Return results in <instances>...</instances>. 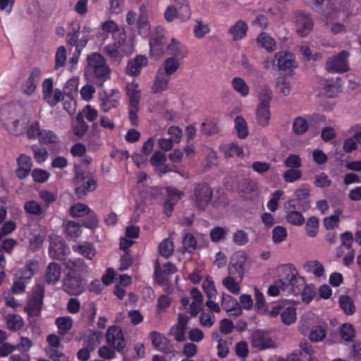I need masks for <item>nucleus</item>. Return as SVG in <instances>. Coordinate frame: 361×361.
Instances as JSON below:
<instances>
[{"label": "nucleus", "mask_w": 361, "mask_h": 361, "mask_svg": "<svg viewBox=\"0 0 361 361\" xmlns=\"http://www.w3.org/2000/svg\"><path fill=\"white\" fill-rule=\"evenodd\" d=\"M102 333L88 329L83 338L82 346L94 351L96 347L100 343Z\"/></svg>", "instance_id": "nucleus-23"}, {"label": "nucleus", "mask_w": 361, "mask_h": 361, "mask_svg": "<svg viewBox=\"0 0 361 361\" xmlns=\"http://www.w3.org/2000/svg\"><path fill=\"white\" fill-rule=\"evenodd\" d=\"M271 65L281 74L291 75L298 66L295 55L289 51H278L271 59Z\"/></svg>", "instance_id": "nucleus-8"}, {"label": "nucleus", "mask_w": 361, "mask_h": 361, "mask_svg": "<svg viewBox=\"0 0 361 361\" xmlns=\"http://www.w3.org/2000/svg\"><path fill=\"white\" fill-rule=\"evenodd\" d=\"M234 123L238 137L240 139H245L249 134L246 121L241 116H238L235 118Z\"/></svg>", "instance_id": "nucleus-38"}, {"label": "nucleus", "mask_w": 361, "mask_h": 361, "mask_svg": "<svg viewBox=\"0 0 361 361\" xmlns=\"http://www.w3.org/2000/svg\"><path fill=\"white\" fill-rule=\"evenodd\" d=\"M306 233L311 238L315 237L319 231V219L316 216L308 218L305 227Z\"/></svg>", "instance_id": "nucleus-46"}, {"label": "nucleus", "mask_w": 361, "mask_h": 361, "mask_svg": "<svg viewBox=\"0 0 361 361\" xmlns=\"http://www.w3.org/2000/svg\"><path fill=\"white\" fill-rule=\"evenodd\" d=\"M339 307L348 316L353 315L356 311V307L350 296L341 295L338 299Z\"/></svg>", "instance_id": "nucleus-32"}, {"label": "nucleus", "mask_w": 361, "mask_h": 361, "mask_svg": "<svg viewBox=\"0 0 361 361\" xmlns=\"http://www.w3.org/2000/svg\"><path fill=\"white\" fill-rule=\"evenodd\" d=\"M180 62L175 57L167 58L164 63L162 68V73L167 76L170 77L179 68Z\"/></svg>", "instance_id": "nucleus-36"}, {"label": "nucleus", "mask_w": 361, "mask_h": 361, "mask_svg": "<svg viewBox=\"0 0 361 361\" xmlns=\"http://www.w3.org/2000/svg\"><path fill=\"white\" fill-rule=\"evenodd\" d=\"M149 338L151 340L153 348L167 355H174L176 350L170 341L166 336L157 331H152L149 334Z\"/></svg>", "instance_id": "nucleus-14"}, {"label": "nucleus", "mask_w": 361, "mask_h": 361, "mask_svg": "<svg viewBox=\"0 0 361 361\" xmlns=\"http://www.w3.org/2000/svg\"><path fill=\"white\" fill-rule=\"evenodd\" d=\"M169 44V38L163 30L159 33L153 35L149 40L150 52L160 56L166 52Z\"/></svg>", "instance_id": "nucleus-16"}, {"label": "nucleus", "mask_w": 361, "mask_h": 361, "mask_svg": "<svg viewBox=\"0 0 361 361\" xmlns=\"http://www.w3.org/2000/svg\"><path fill=\"white\" fill-rule=\"evenodd\" d=\"M241 259H235L234 257L231 258L228 265V274L230 276H233L237 281H241L244 275V264L245 257H240Z\"/></svg>", "instance_id": "nucleus-20"}, {"label": "nucleus", "mask_w": 361, "mask_h": 361, "mask_svg": "<svg viewBox=\"0 0 361 361\" xmlns=\"http://www.w3.org/2000/svg\"><path fill=\"white\" fill-rule=\"evenodd\" d=\"M221 149L227 158L235 156L242 157L244 154L243 149L236 142L223 145L221 146Z\"/></svg>", "instance_id": "nucleus-34"}, {"label": "nucleus", "mask_w": 361, "mask_h": 361, "mask_svg": "<svg viewBox=\"0 0 361 361\" xmlns=\"http://www.w3.org/2000/svg\"><path fill=\"white\" fill-rule=\"evenodd\" d=\"M232 86L233 89L243 97L249 94L250 87L245 81L239 77H235L232 79Z\"/></svg>", "instance_id": "nucleus-42"}, {"label": "nucleus", "mask_w": 361, "mask_h": 361, "mask_svg": "<svg viewBox=\"0 0 361 361\" xmlns=\"http://www.w3.org/2000/svg\"><path fill=\"white\" fill-rule=\"evenodd\" d=\"M286 219L288 223L293 226H302L304 224L305 219L301 212L298 210L286 211Z\"/></svg>", "instance_id": "nucleus-40"}, {"label": "nucleus", "mask_w": 361, "mask_h": 361, "mask_svg": "<svg viewBox=\"0 0 361 361\" xmlns=\"http://www.w3.org/2000/svg\"><path fill=\"white\" fill-rule=\"evenodd\" d=\"M106 340L107 344L116 351L123 353L126 347L127 341L124 338L123 331L119 326L113 325L109 326L106 332Z\"/></svg>", "instance_id": "nucleus-10"}, {"label": "nucleus", "mask_w": 361, "mask_h": 361, "mask_svg": "<svg viewBox=\"0 0 361 361\" xmlns=\"http://www.w3.org/2000/svg\"><path fill=\"white\" fill-rule=\"evenodd\" d=\"M256 118L259 126H267L271 119L270 106L258 105L256 110Z\"/></svg>", "instance_id": "nucleus-30"}, {"label": "nucleus", "mask_w": 361, "mask_h": 361, "mask_svg": "<svg viewBox=\"0 0 361 361\" xmlns=\"http://www.w3.org/2000/svg\"><path fill=\"white\" fill-rule=\"evenodd\" d=\"M91 211V209L83 203H75L70 208V215L73 217H83Z\"/></svg>", "instance_id": "nucleus-44"}, {"label": "nucleus", "mask_w": 361, "mask_h": 361, "mask_svg": "<svg viewBox=\"0 0 361 361\" xmlns=\"http://www.w3.org/2000/svg\"><path fill=\"white\" fill-rule=\"evenodd\" d=\"M250 342L254 348L262 350L274 347V342L271 340L269 332L257 329L250 336Z\"/></svg>", "instance_id": "nucleus-15"}, {"label": "nucleus", "mask_w": 361, "mask_h": 361, "mask_svg": "<svg viewBox=\"0 0 361 361\" xmlns=\"http://www.w3.org/2000/svg\"><path fill=\"white\" fill-rule=\"evenodd\" d=\"M340 335L345 341H353L355 336V329L351 324L345 323L340 328Z\"/></svg>", "instance_id": "nucleus-45"}, {"label": "nucleus", "mask_w": 361, "mask_h": 361, "mask_svg": "<svg viewBox=\"0 0 361 361\" xmlns=\"http://www.w3.org/2000/svg\"><path fill=\"white\" fill-rule=\"evenodd\" d=\"M309 128V121L307 118L302 116L296 117L293 123V131L296 135L305 134Z\"/></svg>", "instance_id": "nucleus-37"}, {"label": "nucleus", "mask_w": 361, "mask_h": 361, "mask_svg": "<svg viewBox=\"0 0 361 361\" xmlns=\"http://www.w3.org/2000/svg\"><path fill=\"white\" fill-rule=\"evenodd\" d=\"M278 283L281 284L283 290L291 287V291L295 295H303L307 286L305 279L298 274V271L292 264H283L279 268Z\"/></svg>", "instance_id": "nucleus-3"}, {"label": "nucleus", "mask_w": 361, "mask_h": 361, "mask_svg": "<svg viewBox=\"0 0 361 361\" xmlns=\"http://www.w3.org/2000/svg\"><path fill=\"white\" fill-rule=\"evenodd\" d=\"M226 228L221 226H216L210 231V238L214 243H218L221 240L226 238Z\"/></svg>", "instance_id": "nucleus-62"}, {"label": "nucleus", "mask_w": 361, "mask_h": 361, "mask_svg": "<svg viewBox=\"0 0 361 361\" xmlns=\"http://www.w3.org/2000/svg\"><path fill=\"white\" fill-rule=\"evenodd\" d=\"M39 141L44 145L56 143L58 141V136L52 130H42Z\"/></svg>", "instance_id": "nucleus-58"}, {"label": "nucleus", "mask_w": 361, "mask_h": 361, "mask_svg": "<svg viewBox=\"0 0 361 361\" xmlns=\"http://www.w3.org/2000/svg\"><path fill=\"white\" fill-rule=\"evenodd\" d=\"M269 315L271 317L280 315L281 322L287 326L293 324L297 319L296 308L288 300L275 303L269 312Z\"/></svg>", "instance_id": "nucleus-7"}, {"label": "nucleus", "mask_w": 361, "mask_h": 361, "mask_svg": "<svg viewBox=\"0 0 361 361\" xmlns=\"http://www.w3.org/2000/svg\"><path fill=\"white\" fill-rule=\"evenodd\" d=\"M257 42L269 52H272L276 49L275 39L267 32H261L257 38Z\"/></svg>", "instance_id": "nucleus-29"}, {"label": "nucleus", "mask_w": 361, "mask_h": 361, "mask_svg": "<svg viewBox=\"0 0 361 361\" xmlns=\"http://www.w3.org/2000/svg\"><path fill=\"white\" fill-rule=\"evenodd\" d=\"M284 165L289 169H298L302 166V160L299 155L290 154L284 160Z\"/></svg>", "instance_id": "nucleus-57"}, {"label": "nucleus", "mask_w": 361, "mask_h": 361, "mask_svg": "<svg viewBox=\"0 0 361 361\" xmlns=\"http://www.w3.org/2000/svg\"><path fill=\"white\" fill-rule=\"evenodd\" d=\"M126 92L128 97V105L140 106L141 94L138 85L134 82L128 83L126 87Z\"/></svg>", "instance_id": "nucleus-27"}, {"label": "nucleus", "mask_w": 361, "mask_h": 361, "mask_svg": "<svg viewBox=\"0 0 361 361\" xmlns=\"http://www.w3.org/2000/svg\"><path fill=\"white\" fill-rule=\"evenodd\" d=\"M202 288L208 299H215L217 293L215 285L212 278L207 276L202 283Z\"/></svg>", "instance_id": "nucleus-50"}, {"label": "nucleus", "mask_w": 361, "mask_h": 361, "mask_svg": "<svg viewBox=\"0 0 361 361\" xmlns=\"http://www.w3.org/2000/svg\"><path fill=\"white\" fill-rule=\"evenodd\" d=\"M326 327L322 326H314L309 334V338L313 342H319L326 337Z\"/></svg>", "instance_id": "nucleus-49"}, {"label": "nucleus", "mask_w": 361, "mask_h": 361, "mask_svg": "<svg viewBox=\"0 0 361 361\" xmlns=\"http://www.w3.org/2000/svg\"><path fill=\"white\" fill-rule=\"evenodd\" d=\"M240 282L233 276H228L224 279L223 285L230 293L237 294L240 291Z\"/></svg>", "instance_id": "nucleus-52"}, {"label": "nucleus", "mask_w": 361, "mask_h": 361, "mask_svg": "<svg viewBox=\"0 0 361 361\" xmlns=\"http://www.w3.org/2000/svg\"><path fill=\"white\" fill-rule=\"evenodd\" d=\"M73 319L69 316L59 317L55 319V325L58 329V333L60 336H64L73 326Z\"/></svg>", "instance_id": "nucleus-31"}, {"label": "nucleus", "mask_w": 361, "mask_h": 361, "mask_svg": "<svg viewBox=\"0 0 361 361\" xmlns=\"http://www.w3.org/2000/svg\"><path fill=\"white\" fill-rule=\"evenodd\" d=\"M247 30L248 26L246 22L239 20L229 28L228 33L233 36L234 41H238L246 36Z\"/></svg>", "instance_id": "nucleus-26"}, {"label": "nucleus", "mask_w": 361, "mask_h": 361, "mask_svg": "<svg viewBox=\"0 0 361 361\" xmlns=\"http://www.w3.org/2000/svg\"><path fill=\"white\" fill-rule=\"evenodd\" d=\"M240 195L244 198H252L257 194V184L256 181L250 178H243L238 184Z\"/></svg>", "instance_id": "nucleus-19"}, {"label": "nucleus", "mask_w": 361, "mask_h": 361, "mask_svg": "<svg viewBox=\"0 0 361 361\" xmlns=\"http://www.w3.org/2000/svg\"><path fill=\"white\" fill-rule=\"evenodd\" d=\"M120 46L115 44H109L104 48V53L113 61L118 62L122 59V55L119 51Z\"/></svg>", "instance_id": "nucleus-47"}, {"label": "nucleus", "mask_w": 361, "mask_h": 361, "mask_svg": "<svg viewBox=\"0 0 361 361\" xmlns=\"http://www.w3.org/2000/svg\"><path fill=\"white\" fill-rule=\"evenodd\" d=\"M99 99L102 111L106 113L119 105L121 94L117 89H109L100 92Z\"/></svg>", "instance_id": "nucleus-12"}, {"label": "nucleus", "mask_w": 361, "mask_h": 361, "mask_svg": "<svg viewBox=\"0 0 361 361\" xmlns=\"http://www.w3.org/2000/svg\"><path fill=\"white\" fill-rule=\"evenodd\" d=\"M23 319L19 314H13L7 316L6 326L9 330L18 331L23 327Z\"/></svg>", "instance_id": "nucleus-43"}, {"label": "nucleus", "mask_w": 361, "mask_h": 361, "mask_svg": "<svg viewBox=\"0 0 361 361\" xmlns=\"http://www.w3.org/2000/svg\"><path fill=\"white\" fill-rule=\"evenodd\" d=\"M213 196V190L207 183H199L195 185L191 200L199 209H205L210 203Z\"/></svg>", "instance_id": "nucleus-9"}, {"label": "nucleus", "mask_w": 361, "mask_h": 361, "mask_svg": "<svg viewBox=\"0 0 361 361\" xmlns=\"http://www.w3.org/2000/svg\"><path fill=\"white\" fill-rule=\"evenodd\" d=\"M45 289L41 284H37L28 297L24 311L28 317H37L41 315Z\"/></svg>", "instance_id": "nucleus-5"}, {"label": "nucleus", "mask_w": 361, "mask_h": 361, "mask_svg": "<svg viewBox=\"0 0 361 361\" xmlns=\"http://www.w3.org/2000/svg\"><path fill=\"white\" fill-rule=\"evenodd\" d=\"M139 34L146 37L150 34V24L148 16L139 15L136 22Z\"/></svg>", "instance_id": "nucleus-39"}, {"label": "nucleus", "mask_w": 361, "mask_h": 361, "mask_svg": "<svg viewBox=\"0 0 361 361\" xmlns=\"http://www.w3.org/2000/svg\"><path fill=\"white\" fill-rule=\"evenodd\" d=\"M294 19L296 33L302 37L307 36L314 27V22L310 14L298 11L295 13Z\"/></svg>", "instance_id": "nucleus-13"}, {"label": "nucleus", "mask_w": 361, "mask_h": 361, "mask_svg": "<svg viewBox=\"0 0 361 361\" xmlns=\"http://www.w3.org/2000/svg\"><path fill=\"white\" fill-rule=\"evenodd\" d=\"M341 244L338 248L337 257H342L343 252L341 251V248L345 247L348 250L353 249L352 245L353 243V235L350 231H345L341 234Z\"/></svg>", "instance_id": "nucleus-41"}, {"label": "nucleus", "mask_w": 361, "mask_h": 361, "mask_svg": "<svg viewBox=\"0 0 361 361\" xmlns=\"http://www.w3.org/2000/svg\"><path fill=\"white\" fill-rule=\"evenodd\" d=\"M165 273L161 270L160 265L157 264L155 267L154 278V281L161 286H168L169 283V279Z\"/></svg>", "instance_id": "nucleus-61"}, {"label": "nucleus", "mask_w": 361, "mask_h": 361, "mask_svg": "<svg viewBox=\"0 0 361 361\" xmlns=\"http://www.w3.org/2000/svg\"><path fill=\"white\" fill-rule=\"evenodd\" d=\"M32 177L35 182L36 183H45L50 176L49 173L42 169H35L32 171Z\"/></svg>", "instance_id": "nucleus-64"}, {"label": "nucleus", "mask_w": 361, "mask_h": 361, "mask_svg": "<svg viewBox=\"0 0 361 361\" xmlns=\"http://www.w3.org/2000/svg\"><path fill=\"white\" fill-rule=\"evenodd\" d=\"M183 245L188 252L191 253L197 246L195 237L191 233H185L183 238Z\"/></svg>", "instance_id": "nucleus-56"}, {"label": "nucleus", "mask_w": 361, "mask_h": 361, "mask_svg": "<svg viewBox=\"0 0 361 361\" xmlns=\"http://www.w3.org/2000/svg\"><path fill=\"white\" fill-rule=\"evenodd\" d=\"M61 274V266L56 262H51L46 269L44 280L48 284H55L59 281Z\"/></svg>", "instance_id": "nucleus-24"}, {"label": "nucleus", "mask_w": 361, "mask_h": 361, "mask_svg": "<svg viewBox=\"0 0 361 361\" xmlns=\"http://www.w3.org/2000/svg\"><path fill=\"white\" fill-rule=\"evenodd\" d=\"M310 207V204L309 201H303V202H301L294 199L290 200L288 202V207H286V211L298 210L300 212H305Z\"/></svg>", "instance_id": "nucleus-55"}, {"label": "nucleus", "mask_w": 361, "mask_h": 361, "mask_svg": "<svg viewBox=\"0 0 361 361\" xmlns=\"http://www.w3.org/2000/svg\"><path fill=\"white\" fill-rule=\"evenodd\" d=\"M349 53L347 51H341L336 55L329 58L326 62V69L329 73H343L349 71L348 59Z\"/></svg>", "instance_id": "nucleus-11"}, {"label": "nucleus", "mask_w": 361, "mask_h": 361, "mask_svg": "<svg viewBox=\"0 0 361 361\" xmlns=\"http://www.w3.org/2000/svg\"><path fill=\"white\" fill-rule=\"evenodd\" d=\"M42 71L37 67H33L25 82L21 86L22 92L26 95H31L37 88L40 79Z\"/></svg>", "instance_id": "nucleus-17"}, {"label": "nucleus", "mask_w": 361, "mask_h": 361, "mask_svg": "<svg viewBox=\"0 0 361 361\" xmlns=\"http://www.w3.org/2000/svg\"><path fill=\"white\" fill-rule=\"evenodd\" d=\"M170 77L162 73V68H159L152 87V92L154 94L161 93L168 89Z\"/></svg>", "instance_id": "nucleus-21"}, {"label": "nucleus", "mask_w": 361, "mask_h": 361, "mask_svg": "<svg viewBox=\"0 0 361 361\" xmlns=\"http://www.w3.org/2000/svg\"><path fill=\"white\" fill-rule=\"evenodd\" d=\"M87 129L88 126L84 120L82 113L78 112L75 116V121L72 125L73 134L78 137H82L86 134Z\"/></svg>", "instance_id": "nucleus-28"}, {"label": "nucleus", "mask_w": 361, "mask_h": 361, "mask_svg": "<svg viewBox=\"0 0 361 361\" xmlns=\"http://www.w3.org/2000/svg\"><path fill=\"white\" fill-rule=\"evenodd\" d=\"M305 268L307 271L312 272L317 277L323 276L324 273L323 265L318 261L307 262L305 264Z\"/></svg>", "instance_id": "nucleus-51"}, {"label": "nucleus", "mask_w": 361, "mask_h": 361, "mask_svg": "<svg viewBox=\"0 0 361 361\" xmlns=\"http://www.w3.org/2000/svg\"><path fill=\"white\" fill-rule=\"evenodd\" d=\"M166 51L168 54L174 56L178 59H183L188 54L186 47L174 38L171 39V42L167 46Z\"/></svg>", "instance_id": "nucleus-25"}, {"label": "nucleus", "mask_w": 361, "mask_h": 361, "mask_svg": "<svg viewBox=\"0 0 361 361\" xmlns=\"http://www.w3.org/2000/svg\"><path fill=\"white\" fill-rule=\"evenodd\" d=\"M64 232L67 239L77 238L82 233L81 225L73 221H68L65 225Z\"/></svg>", "instance_id": "nucleus-33"}, {"label": "nucleus", "mask_w": 361, "mask_h": 361, "mask_svg": "<svg viewBox=\"0 0 361 361\" xmlns=\"http://www.w3.org/2000/svg\"><path fill=\"white\" fill-rule=\"evenodd\" d=\"M148 59L144 55H137L133 59L128 61L126 66V73L129 75L137 76L140 75L143 67L147 66Z\"/></svg>", "instance_id": "nucleus-18"}, {"label": "nucleus", "mask_w": 361, "mask_h": 361, "mask_svg": "<svg viewBox=\"0 0 361 361\" xmlns=\"http://www.w3.org/2000/svg\"><path fill=\"white\" fill-rule=\"evenodd\" d=\"M173 243L169 239H164L159 245V253L162 257L169 258L173 252Z\"/></svg>", "instance_id": "nucleus-54"}, {"label": "nucleus", "mask_w": 361, "mask_h": 361, "mask_svg": "<svg viewBox=\"0 0 361 361\" xmlns=\"http://www.w3.org/2000/svg\"><path fill=\"white\" fill-rule=\"evenodd\" d=\"M24 210L27 214L39 216L44 211L42 206L35 200H29L24 204Z\"/></svg>", "instance_id": "nucleus-48"}, {"label": "nucleus", "mask_w": 361, "mask_h": 361, "mask_svg": "<svg viewBox=\"0 0 361 361\" xmlns=\"http://www.w3.org/2000/svg\"><path fill=\"white\" fill-rule=\"evenodd\" d=\"M67 272L63 280V289L70 295H79L85 292L87 281L82 276L86 272L87 265L81 259H68L64 263Z\"/></svg>", "instance_id": "nucleus-1"}, {"label": "nucleus", "mask_w": 361, "mask_h": 361, "mask_svg": "<svg viewBox=\"0 0 361 361\" xmlns=\"http://www.w3.org/2000/svg\"><path fill=\"white\" fill-rule=\"evenodd\" d=\"M201 131L203 134L212 135L219 132L217 123L214 121H206L201 125Z\"/></svg>", "instance_id": "nucleus-59"}, {"label": "nucleus", "mask_w": 361, "mask_h": 361, "mask_svg": "<svg viewBox=\"0 0 361 361\" xmlns=\"http://www.w3.org/2000/svg\"><path fill=\"white\" fill-rule=\"evenodd\" d=\"M77 251L87 259H91L96 255V250L93 245L90 243L79 245L77 247Z\"/></svg>", "instance_id": "nucleus-60"}, {"label": "nucleus", "mask_w": 361, "mask_h": 361, "mask_svg": "<svg viewBox=\"0 0 361 361\" xmlns=\"http://www.w3.org/2000/svg\"><path fill=\"white\" fill-rule=\"evenodd\" d=\"M111 73V70L103 55L99 52H92L87 55L85 75L88 81L102 87L110 79Z\"/></svg>", "instance_id": "nucleus-2"}, {"label": "nucleus", "mask_w": 361, "mask_h": 361, "mask_svg": "<svg viewBox=\"0 0 361 361\" xmlns=\"http://www.w3.org/2000/svg\"><path fill=\"white\" fill-rule=\"evenodd\" d=\"M68 247L66 244L61 241L53 242L49 247V255L51 259L63 260L67 253Z\"/></svg>", "instance_id": "nucleus-22"}, {"label": "nucleus", "mask_w": 361, "mask_h": 361, "mask_svg": "<svg viewBox=\"0 0 361 361\" xmlns=\"http://www.w3.org/2000/svg\"><path fill=\"white\" fill-rule=\"evenodd\" d=\"M67 60V51L64 46H60L55 54V69L64 66Z\"/></svg>", "instance_id": "nucleus-53"}, {"label": "nucleus", "mask_w": 361, "mask_h": 361, "mask_svg": "<svg viewBox=\"0 0 361 361\" xmlns=\"http://www.w3.org/2000/svg\"><path fill=\"white\" fill-rule=\"evenodd\" d=\"M73 183L75 186V193L78 198L85 196L87 192L94 191L97 181L94 176L80 164H75L73 169Z\"/></svg>", "instance_id": "nucleus-4"}, {"label": "nucleus", "mask_w": 361, "mask_h": 361, "mask_svg": "<svg viewBox=\"0 0 361 361\" xmlns=\"http://www.w3.org/2000/svg\"><path fill=\"white\" fill-rule=\"evenodd\" d=\"M175 6L180 10V20L185 21L190 18L191 11L188 0H171Z\"/></svg>", "instance_id": "nucleus-35"}, {"label": "nucleus", "mask_w": 361, "mask_h": 361, "mask_svg": "<svg viewBox=\"0 0 361 361\" xmlns=\"http://www.w3.org/2000/svg\"><path fill=\"white\" fill-rule=\"evenodd\" d=\"M302 177V172L299 169H289L283 173V178L286 183H294Z\"/></svg>", "instance_id": "nucleus-63"}, {"label": "nucleus", "mask_w": 361, "mask_h": 361, "mask_svg": "<svg viewBox=\"0 0 361 361\" xmlns=\"http://www.w3.org/2000/svg\"><path fill=\"white\" fill-rule=\"evenodd\" d=\"M71 31L67 33L66 41L68 44L75 47V51L80 53L87 45L90 40V36L84 27L80 31V25L78 21H73L71 24Z\"/></svg>", "instance_id": "nucleus-6"}]
</instances>
